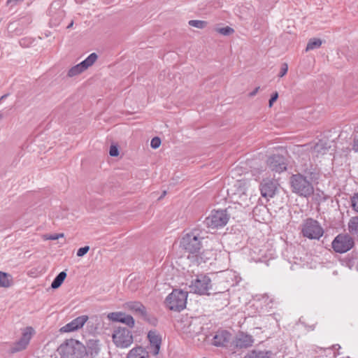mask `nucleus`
I'll return each mask as SVG.
<instances>
[{
    "label": "nucleus",
    "mask_w": 358,
    "mask_h": 358,
    "mask_svg": "<svg viewBox=\"0 0 358 358\" xmlns=\"http://www.w3.org/2000/svg\"><path fill=\"white\" fill-rule=\"evenodd\" d=\"M187 293L182 290L174 289L166 299V306L171 310L180 311L185 308Z\"/></svg>",
    "instance_id": "obj_5"
},
{
    "label": "nucleus",
    "mask_w": 358,
    "mask_h": 358,
    "mask_svg": "<svg viewBox=\"0 0 358 358\" xmlns=\"http://www.w3.org/2000/svg\"><path fill=\"white\" fill-rule=\"evenodd\" d=\"M211 280L206 275H199L193 280L189 285V290L192 292L199 294H209L208 292L211 289Z\"/></svg>",
    "instance_id": "obj_9"
},
{
    "label": "nucleus",
    "mask_w": 358,
    "mask_h": 358,
    "mask_svg": "<svg viewBox=\"0 0 358 358\" xmlns=\"http://www.w3.org/2000/svg\"><path fill=\"white\" fill-rule=\"evenodd\" d=\"M97 57L98 56L96 53H91L85 60L71 67L68 71V76L69 77H73L83 73L84 71L94 64V63L97 59Z\"/></svg>",
    "instance_id": "obj_11"
},
{
    "label": "nucleus",
    "mask_w": 358,
    "mask_h": 358,
    "mask_svg": "<svg viewBox=\"0 0 358 358\" xmlns=\"http://www.w3.org/2000/svg\"><path fill=\"white\" fill-rule=\"evenodd\" d=\"M56 10L55 17H52L50 20V26H57L64 17V10L61 8V3L59 1L53 2L50 7V13H53Z\"/></svg>",
    "instance_id": "obj_19"
},
{
    "label": "nucleus",
    "mask_w": 358,
    "mask_h": 358,
    "mask_svg": "<svg viewBox=\"0 0 358 358\" xmlns=\"http://www.w3.org/2000/svg\"><path fill=\"white\" fill-rule=\"evenodd\" d=\"M349 232L358 237V216L352 217L348 222Z\"/></svg>",
    "instance_id": "obj_25"
},
{
    "label": "nucleus",
    "mask_w": 358,
    "mask_h": 358,
    "mask_svg": "<svg viewBox=\"0 0 358 358\" xmlns=\"http://www.w3.org/2000/svg\"><path fill=\"white\" fill-rule=\"evenodd\" d=\"M329 148L330 145H328V143L326 141L320 140L312 148V152L316 157H318L319 155H325L328 152Z\"/></svg>",
    "instance_id": "obj_21"
},
{
    "label": "nucleus",
    "mask_w": 358,
    "mask_h": 358,
    "mask_svg": "<svg viewBox=\"0 0 358 358\" xmlns=\"http://www.w3.org/2000/svg\"><path fill=\"white\" fill-rule=\"evenodd\" d=\"M202 238L199 231L193 229L184 234L180 241V248L189 254L188 259H194V262L198 265L205 262L200 254Z\"/></svg>",
    "instance_id": "obj_1"
},
{
    "label": "nucleus",
    "mask_w": 358,
    "mask_h": 358,
    "mask_svg": "<svg viewBox=\"0 0 358 358\" xmlns=\"http://www.w3.org/2000/svg\"><path fill=\"white\" fill-rule=\"evenodd\" d=\"M234 195L236 197L238 196V199L243 201H245L248 199V194L246 192L242 191V189H239L238 192L234 193Z\"/></svg>",
    "instance_id": "obj_33"
},
{
    "label": "nucleus",
    "mask_w": 358,
    "mask_h": 358,
    "mask_svg": "<svg viewBox=\"0 0 358 358\" xmlns=\"http://www.w3.org/2000/svg\"><path fill=\"white\" fill-rule=\"evenodd\" d=\"M350 201H358V192L354 194V195L351 197Z\"/></svg>",
    "instance_id": "obj_42"
},
{
    "label": "nucleus",
    "mask_w": 358,
    "mask_h": 358,
    "mask_svg": "<svg viewBox=\"0 0 358 358\" xmlns=\"http://www.w3.org/2000/svg\"><path fill=\"white\" fill-rule=\"evenodd\" d=\"M148 338L150 345L151 353L156 356L159 354L161 344L162 338L157 331H150L148 334Z\"/></svg>",
    "instance_id": "obj_18"
},
{
    "label": "nucleus",
    "mask_w": 358,
    "mask_h": 358,
    "mask_svg": "<svg viewBox=\"0 0 358 358\" xmlns=\"http://www.w3.org/2000/svg\"><path fill=\"white\" fill-rule=\"evenodd\" d=\"M109 154L112 157H117L119 155V150L117 145H112L110 147Z\"/></svg>",
    "instance_id": "obj_36"
},
{
    "label": "nucleus",
    "mask_w": 358,
    "mask_h": 358,
    "mask_svg": "<svg viewBox=\"0 0 358 358\" xmlns=\"http://www.w3.org/2000/svg\"><path fill=\"white\" fill-rule=\"evenodd\" d=\"M229 219L227 210H213L205 220V224L211 229L222 228L225 226Z\"/></svg>",
    "instance_id": "obj_7"
},
{
    "label": "nucleus",
    "mask_w": 358,
    "mask_h": 358,
    "mask_svg": "<svg viewBox=\"0 0 358 358\" xmlns=\"http://www.w3.org/2000/svg\"><path fill=\"white\" fill-rule=\"evenodd\" d=\"M231 340V334L227 330H218L214 336L212 344L216 347H225Z\"/></svg>",
    "instance_id": "obj_17"
},
{
    "label": "nucleus",
    "mask_w": 358,
    "mask_h": 358,
    "mask_svg": "<svg viewBox=\"0 0 358 358\" xmlns=\"http://www.w3.org/2000/svg\"><path fill=\"white\" fill-rule=\"evenodd\" d=\"M113 342L119 348H127L134 341L131 331L125 327H117L112 334Z\"/></svg>",
    "instance_id": "obj_6"
},
{
    "label": "nucleus",
    "mask_w": 358,
    "mask_h": 358,
    "mask_svg": "<svg viewBox=\"0 0 358 358\" xmlns=\"http://www.w3.org/2000/svg\"><path fill=\"white\" fill-rule=\"evenodd\" d=\"M89 352L93 355H97L100 350L99 341L91 339L87 343Z\"/></svg>",
    "instance_id": "obj_27"
},
{
    "label": "nucleus",
    "mask_w": 358,
    "mask_h": 358,
    "mask_svg": "<svg viewBox=\"0 0 358 358\" xmlns=\"http://www.w3.org/2000/svg\"><path fill=\"white\" fill-rule=\"evenodd\" d=\"M24 41V39H22V41H20V42L21 45H23V43H22V41Z\"/></svg>",
    "instance_id": "obj_49"
},
{
    "label": "nucleus",
    "mask_w": 358,
    "mask_h": 358,
    "mask_svg": "<svg viewBox=\"0 0 358 358\" xmlns=\"http://www.w3.org/2000/svg\"><path fill=\"white\" fill-rule=\"evenodd\" d=\"M254 343L253 337L243 331L238 332L231 343L233 350L246 349L251 347Z\"/></svg>",
    "instance_id": "obj_12"
},
{
    "label": "nucleus",
    "mask_w": 358,
    "mask_h": 358,
    "mask_svg": "<svg viewBox=\"0 0 358 358\" xmlns=\"http://www.w3.org/2000/svg\"><path fill=\"white\" fill-rule=\"evenodd\" d=\"M301 234L308 239L319 240L323 236L324 230L317 220L308 218L301 225Z\"/></svg>",
    "instance_id": "obj_4"
},
{
    "label": "nucleus",
    "mask_w": 358,
    "mask_h": 358,
    "mask_svg": "<svg viewBox=\"0 0 358 358\" xmlns=\"http://www.w3.org/2000/svg\"><path fill=\"white\" fill-rule=\"evenodd\" d=\"M166 194V191H164L161 196L158 198V200H161L163 199L164 196Z\"/></svg>",
    "instance_id": "obj_46"
},
{
    "label": "nucleus",
    "mask_w": 358,
    "mask_h": 358,
    "mask_svg": "<svg viewBox=\"0 0 358 358\" xmlns=\"http://www.w3.org/2000/svg\"><path fill=\"white\" fill-rule=\"evenodd\" d=\"M123 308L125 310L131 311L136 315H138L145 319L148 317L146 308L140 301H128L124 303Z\"/></svg>",
    "instance_id": "obj_16"
},
{
    "label": "nucleus",
    "mask_w": 358,
    "mask_h": 358,
    "mask_svg": "<svg viewBox=\"0 0 358 358\" xmlns=\"http://www.w3.org/2000/svg\"><path fill=\"white\" fill-rule=\"evenodd\" d=\"M90 250V247L89 246H85V247H83V248H80L77 251V256L78 257H83L85 255H86L88 251Z\"/></svg>",
    "instance_id": "obj_35"
},
{
    "label": "nucleus",
    "mask_w": 358,
    "mask_h": 358,
    "mask_svg": "<svg viewBox=\"0 0 358 358\" xmlns=\"http://www.w3.org/2000/svg\"><path fill=\"white\" fill-rule=\"evenodd\" d=\"M354 210L358 212V203H351Z\"/></svg>",
    "instance_id": "obj_44"
},
{
    "label": "nucleus",
    "mask_w": 358,
    "mask_h": 358,
    "mask_svg": "<svg viewBox=\"0 0 358 358\" xmlns=\"http://www.w3.org/2000/svg\"><path fill=\"white\" fill-rule=\"evenodd\" d=\"M120 322L125 324L130 328H133L135 324V321H134V319L133 318V317L129 315H127L125 313H123V316Z\"/></svg>",
    "instance_id": "obj_29"
},
{
    "label": "nucleus",
    "mask_w": 358,
    "mask_h": 358,
    "mask_svg": "<svg viewBox=\"0 0 358 358\" xmlns=\"http://www.w3.org/2000/svg\"><path fill=\"white\" fill-rule=\"evenodd\" d=\"M331 245L335 252L345 253L353 248L355 241L350 235L340 234L334 238Z\"/></svg>",
    "instance_id": "obj_8"
},
{
    "label": "nucleus",
    "mask_w": 358,
    "mask_h": 358,
    "mask_svg": "<svg viewBox=\"0 0 358 358\" xmlns=\"http://www.w3.org/2000/svg\"><path fill=\"white\" fill-rule=\"evenodd\" d=\"M89 320L87 315H83L77 317L60 329L62 333H70L76 331L83 327Z\"/></svg>",
    "instance_id": "obj_14"
},
{
    "label": "nucleus",
    "mask_w": 358,
    "mask_h": 358,
    "mask_svg": "<svg viewBox=\"0 0 358 358\" xmlns=\"http://www.w3.org/2000/svg\"><path fill=\"white\" fill-rule=\"evenodd\" d=\"M189 24L191 27L198 29H203L207 26V22L203 20H192L189 21Z\"/></svg>",
    "instance_id": "obj_30"
},
{
    "label": "nucleus",
    "mask_w": 358,
    "mask_h": 358,
    "mask_svg": "<svg viewBox=\"0 0 358 358\" xmlns=\"http://www.w3.org/2000/svg\"><path fill=\"white\" fill-rule=\"evenodd\" d=\"M34 332V330L32 327H26L22 331L21 338L17 341L14 343L13 345L10 347L9 352L11 354H14L15 352L24 350L28 345Z\"/></svg>",
    "instance_id": "obj_10"
},
{
    "label": "nucleus",
    "mask_w": 358,
    "mask_h": 358,
    "mask_svg": "<svg viewBox=\"0 0 358 358\" xmlns=\"http://www.w3.org/2000/svg\"><path fill=\"white\" fill-rule=\"evenodd\" d=\"M203 330V327L196 320L192 321L187 327L186 333L194 337L199 335Z\"/></svg>",
    "instance_id": "obj_22"
},
{
    "label": "nucleus",
    "mask_w": 358,
    "mask_h": 358,
    "mask_svg": "<svg viewBox=\"0 0 358 358\" xmlns=\"http://www.w3.org/2000/svg\"><path fill=\"white\" fill-rule=\"evenodd\" d=\"M352 150L355 152H358V137L354 138L352 143Z\"/></svg>",
    "instance_id": "obj_40"
},
{
    "label": "nucleus",
    "mask_w": 358,
    "mask_h": 358,
    "mask_svg": "<svg viewBox=\"0 0 358 358\" xmlns=\"http://www.w3.org/2000/svg\"><path fill=\"white\" fill-rule=\"evenodd\" d=\"M336 346H338V348H340V345H334L333 348H335Z\"/></svg>",
    "instance_id": "obj_50"
},
{
    "label": "nucleus",
    "mask_w": 358,
    "mask_h": 358,
    "mask_svg": "<svg viewBox=\"0 0 358 358\" xmlns=\"http://www.w3.org/2000/svg\"><path fill=\"white\" fill-rule=\"evenodd\" d=\"M272 356L273 352L271 351L252 350L245 358H272Z\"/></svg>",
    "instance_id": "obj_23"
},
{
    "label": "nucleus",
    "mask_w": 358,
    "mask_h": 358,
    "mask_svg": "<svg viewBox=\"0 0 358 358\" xmlns=\"http://www.w3.org/2000/svg\"><path fill=\"white\" fill-rule=\"evenodd\" d=\"M57 350L62 358H83L87 354L85 346L73 338L61 344Z\"/></svg>",
    "instance_id": "obj_2"
},
{
    "label": "nucleus",
    "mask_w": 358,
    "mask_h": 358,
    "mask_svg": "<svg viewBox=\"0 0 358 358\" xmlns=\"http://www.w3.org/2000/svg\"><path fill=\"white\" fill-rule=\"evenodd\" d=\"M8 95H9L8 94H3V96H1L0 100L3 101V100L6 99L8 96Z\"/></svg>",
    "instance_id": "obj_45"
},
{
    "label": "nucleus",
    "mask_w": 358,
    "mask_h": 358,
    "mask_svg": "<svg viewBox=\"0 0 358 358\" xmlns=\"http://www.w3.org/2000/svg\"><path fill=\"white\" fill-rule=\"evenodd\" d=\"M13 277L11 275L0 271V287H9L12 285Z\"/></svg>",
    "instance_id": "obj_24"
},
{
    "label": "nucleus",
    "mask_w": 358,
    "mask_h": 358,
    "mask_svg": "<svg viewBox=\"0 0 358 358\" xmlns=\"http://www.w3.org/2000/svg\"><path fill=\"white\" fill-rule=\"evenodd\" d=\"M238 199V196H236V197L234 196V199ZM236 202H238V200H236Z\"/></svg>",
    "instance_id": "obj_48"
},
{
    "label": "nucleus",
    "mask_w": 358,
    "mask_h": 358,
    "mask_svg": "<svg viewBox=\"0 0 358 358\" xmlns=\"http://www.w3.org/2000/svg\"><path fill=\"white\" fill-rule=\"evenodd\" d=\"M126 358H150V355L145 348L138 345L129 351Z\"/></svg>",
    "instance_id": "obj_20"
},
{
    "label": "nucleus",
    "mask_w": 358,
    "mask_h": 358,
    "mask_svg": "<svg viewBox=\"0 0 358 358\" xmlns=\"http://www.w3.org/2000/svg\"><path fill=\"white\" fill-rule=\"evenodd\" d=\"M278 93L277 92H274L271 95V97L269 99V102H268V106L270 108L272 107L273 103L278 99Z\"/></svg>",
    "instance_id": "obj_38"
},
{
    "label": "nucleus",
    "mask_w": 358,
    "mask_h": 358,
    "mask_svg": "<svg viewBox=\"0 0 358 358\" xmlns=\"http://www.w3.org/2000/svg\"><path fill=\"white\" fill-rule=\"evenodd\" d=\"M66 277V273L65 271L60 272L54 279L53 282L51 284V287L52 289H57L63 283L64 280Z\"/></svg>",
    "instance_id": "obj_26"
},
{
    "label": "nucleus",
    "mask_w": 358,
    "mask_h": 358,
    "mask_svg": "<svg viewBox=\"0 0 358 358\" xmlns=\"http://www.w3.org/2000/svg\"><path fill=\"white\" fill-rule=\"evenodd\" d=\"M259 88H260L259 87H256L253 91H252V92H251L250 93V96H255V95L257 94V93L259 92Z\"/></svg>",
    "instance_id": "obj_41"
},
{
    "label": "nucleus",
    "mask_w": 358,
    "mask_h": 358,
    "mask_svg": "<svg viewBox=\"0 0 358 358\" xmlns=\"http://www.w3.org/2000/svg\"><path fill=\"white\" fill-rule=\"evenodd\" d=\"M278 183L275 180H264L261 184V194L263 197L268 200L272 198L278 189Z\"/></svg>",
    "instance_id": "obj_15"
},
{
    "label": "nucleus",
    "mask_w": 358,
    "mask_h": 358,
    "mask_svg": "<svg viewBox=\"0 0 358 358\" xmlns=\"http://www.w3.org/2000/svg\"><path fill=\"white\" fill-rule=\"evenodd\" d=\"M161 145V140L159 137H154L150 142V146L153 149L158 148Z\"/></svg>",
    "instance_id": "obj_34"
},
{
    "label": "nucleus",
    "mask_w": 358,
    "mask_h": 358,
    "mask_svg": "<svg viewBox=\"0 0 358 358\" xmlns=\"http://www.w3.org/2000/svg\"><path fill=\"white\" fill-rule=\"evenodd\" d=\"M266 164L272 171L277 173H281L287 169L286 159L280 155L270 156L266 161Z\"/></svg>",
    "instance_id": "obj_13"
},
{
    "label": "nucleus",
    "mask_w": 358,
    "mask_h": 358,
    "mask_svg": "<svg viewBox=\"0 0 358 358\" xmlns=\"http://www.w3.org/2000/svg\"><path fill=\"white\" fill-rule=\"evenodd\" d=\"M291 183L294 192L300 196L308 198L313 194V185L301 174L293 175L291 178Z\"/></svg>",
    "instance_id": "obj_3"
},
{
    "label": "nucleus",
    "mask_w": 358,
    "mask_h": 358,
    "mask_svg": "<svg viewBox=\"0 0 358 358\" xmlns=\"http://www.w3.org/2000/svg\"><path fill=\"white\" fill-rule=\"evenodd\" d=\"M287 71H288V65L287 63H283L282 65H281V67H280V73H279V77H282L284 76L287 73Z\"/></svg>",
    "instance_id": "obj_37"
},
{
    "label": "nucleus",
    "mask_w": 358,
    "mask_h": 358,
    "mask_svg": "<svg viewBox=\"0 0 358 358\" xmlns=\"http://www.w3.org/2000/svg\"><path fill=\"white\" fill-rule=\"evenodd\" d=\"M23 0H8V3L16 4L18 2L22 1Z\"/></svg>",
    "instance_id": "obj_43"
},
{
    "label": "nucleus",
    "mask_w": 358,
    "mask_h": 358,
    "mask_svg": "<svg viewBox=\"0 0 358 358\" xmlns=\"http://www.w3.org/2000/svg\"><path fill=\"white\" fill-rule=\"evenodd\" d=\"M64 234H56L53 235H46V240H57L59 238H63Z\"/></svg>",
    "instance_id": "obj_39"
},
{
    "label": "nucleus",
    "mask_w": 358,
    "mask_h": 358,
    "mask_svg": "<svg viewBox=\"0 0 358 358\" xmlns=\"http://www.w3.org/2000/svg\"><path fill=\"white\" fill-rule=\"evenodd\" d=\"M123 313H122V312L110 313L108 314L107 317L111 321L120 322L123 316Z\"/></svg>",
    "instance_id": "obj_31"
},
{
    "label": "nucleus",
    "mask_w": 358,
    "mask_h": 358,
    "mask_svg": "<svg viewBox=\"0 0 358 358\" xmlns=\"http://www.w3.org/2000/svg\"><path fill=\"white\" fill-rule=\"evenodd\" d=\"M73 22H71L68 26L67 28H71L73 26Z\"/></svg>",
    "instance_id": "obj_47"
},
{
    "label": "nucleus",
    "mask_w": 358,
    "mask_h": 358,
    "mask_svg": "<svg viewBox=\"0 0 358 358\" xmlns=\"http://www.w3.org/2000/svg\"><path fill=\"white\" fill-rule=\"evenodd\" d=\"M216 31L223 36H229L234 32V30L231 27L227 26L216 29Z\"/></svg>",
    "instance_id": "obj_32"
},
{
    "label": "nucleus",
    "mask_w": 358,
    "mask_h": 358,
    "mask_svg": "<svg viewBox=\"0 0 358 358\" xmlns=\"http://www.w3.org/2000/svg\"><path fill=\"white\" fill-rule=\"evenodd\" d=\"M322 45V41L320 38H311L309 40L306 50L309 51L318 48Z\"/></svg>",
    "instance_id": "obj_28"
}]
</instances>
